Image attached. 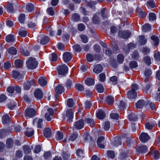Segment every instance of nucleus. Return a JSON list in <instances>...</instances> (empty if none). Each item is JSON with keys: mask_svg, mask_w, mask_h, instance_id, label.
<instances>
[{"mask_svg": "<svg viewBox=\"0 0 160 160\" xmlns=\"http://www.w3.org/2000/svg\"><path fill=\"white\" fill-rule=\"evenodd\" d=\"M73 112L71 109H68L63 115V118L66 119L68 123H70L72 121Z\"/></svg>", "mask_w": 160, "mask_h": 160, "instance_id": "1", "label": "nucleus"}, {"mask_svg": "<svg viewBox=\"0 0 160 160\" xmlns=\"http://www.w3.org/2000/svg\"><path fill=\"white\" fill-rule=\"evenodd\" d=\"M27 66L29 69H35L38 63L35 58L30 57L26 62Z\"/></svg>", "mask_w": 160, "mask_h": 160, "instance_id": "2", "label": "nucleus"}, {"mask_svg": "<svg viewBox=\"0 0 160 160\" xmlns=\"http://www.w3.org/2000/svg\"><path fill=\"white\" fill-rule=\"evenodd\" d=\"M37 113L36 111L32 108H27L25 110V117L28 119L32 118L35 116Z\"/></svg>", "mask_w": 160, "mask_h": 160, "instance_id": "3", "label": "nucleus"}, {"mask_svg": "<svg viewBox=\"0 0 160 160\" xmlns=\"http://www.w3.org/2000/svg\"><path fill=\"white\" fill-rule=\"evenodd\" d=\"M57 70L59 75L64 76L68 71V68L66 64H63L59 65Z\"/></svg>", "mask_w": 160, "mask_h": 160, "instance_id": "4", "label": "nucleus"}, {"mask_svg": "<svg viewBox=\"0 0 160 160\" xmlns=\"http://www.w3.org/2000/svg\"><path fill=\"white\" fill-rule=\"evenodd\" d=\"M118 36L123 38H129L131 35V33L129 30L120 31L118 33Z\"/></svg>", "mask_w": 160, "mask_h": 160, "instance_id": "5", "label": "nucleus"}, {"mask_svg": "<svg viewBox=\"0 0 160 160\" xmlns=\"http://www.w3.org/2000/svg\"><path fill=\"white\" fill-rule=\"evenodd\" d=\"M54 113L53 110L51 108H48L45 115V117L48 121H50L52 118Z\"/></svg>", "mask_w": 160, "mask_h": 160, "instance_id": "6", "label": "nucleus"}, {"mask_svg": "<svg viewBox=\"0 0 160 160\" xmlns=\"http://www.w3.org/2000/svg\"><path fill=\"white\" fill-rule=\"evenodd\" d=\"M18 93H20L21 91V88L18 86H16L15 87L13 86H10L7 88V91L9 93H13L14 91Z\"/></svg>", "mask_w": 160, "mask_h": 160, "instance_id": "7", "label": "nucleus"}, {"mask_svg": "<svg viewBox=\"0 0 160 160\" xmlns=\"http://www.w3.org/2000/svg\"><path fill=\"white\" fill-rule=\"evenodd\" d=\"M150 138V136L147 133L145 132L142 133L139 136L140 140L143 143L147 142Z\"/></svg>", "mask_w": 160, "mask_h": 160, "instance_id": "8", "label": "nucleus"}, {"mask_svg": "<svg viewBox=\"0 0 160 160\" xmlns=\"http://www.w3.org/2000/svg\"><path fill=\"white\" fill-rule=\"evenodd\" d=\"M35 84V81L34 80L28 81L23 85L24 89L25 90H28L31 86H34Z\"/></svg>", "mask_w": 160, "mask_h": 160, "instance_id": "9", "label": "nucleus"}, {"mask_svg": "<svg viewBox=\"0 0 160 160\" xmlns=\"http://www.w3.org/2000/svg\"><path fill=\"white\" fill-rule=\"evenodd\" d=\"M149 101H147L146 103L143 100H139L136 104V106L137 108H141L143 107L144 105H147L148 104Z\"/></svg>", "mask_w": 160, "mask_h": 160, "instance_id": "10", "label": "nucleus"}, {"mask_svg": "<svg viewBox=\"0 0 160 160\" xmlns=\"http://www.w3.org/2000/svg\"><path fill=\"white\" fill-rule=\"evenodd\" d=\"M74 127L78 129H81L84 127V123L83 120L81 119L74 123Z\"/></svg>", "mask_w": 160, "mask_h": 160, "instance_id": "11", "label": "nucleus"}, {"mask_svg": "<svg viewBox=\"0 0 160 160\" xmlns=\"http://www.w3.org/2000/svg\"><path fill=\"white\" fill-rule=\"evenodd\" d=\"M137 94L136 91L130 90L127 93V96L130 99L135 98L137 96Z\"/></svg>", "mask_w": 160, "mask_h": 160, "instance_id": "12", "label": "nucleus"}, {"mask_svg": "<svg viewBox=\"0 0 160 160\" xmlns=\"http://www.w3.org/2000/svg\"><path fill=\"white\" fill-rule=\"evenodd\" d=\"M63 60L65 62H69L71 59L72 56L70 53L66 52L63 55Z\"/></svg>", "mask_w": 160, "mask_h": 160, "instance_id": "13", "label": "nucleus"}, {"mask_svg": "<svg viewBox=\"0 0 160 160\" xmlns=\"http://www.w3.org/2000/svg\"><path fill=\"white\" fill-rule=\"evenodd\" d=\"M43 92L39 89H37L34 92V96L38 99H41L43 97Z\"/></svg>", "mask_w": 160, "mask_h": 160, "instance_id": "14", "label": "nucleus"}, {"mask_svg": "<svg viewBox=\"0 0 160 160\" xmlns=\"http://www.w3.org/2000/svg\"><path fill=\"white\" fill-rule=\"evenodd\" d=\"M152 74V71L151 70L148 69H146L144 72L145 82L148 81Z\"/></svg>", "mask_w": 160, "mask_h": 160, "instance_id": "15", "label": "nucleus"}, {"mask_svg": "<svg viewBox=\"0 0 160 160\" xmlns=\"http://www.w3.org/2000/svg\"><path fill=\"white\" fill-rule=\"evenodd\" d=\"M97 118L100 119H102L106 116L104 112L102 110H98L96 113Z\"/></svg>", "mask_w": 160, "mask_h": 160, "instance_id": "16", "label": "nucleus"}, {"mask_svg": "<svg viewBox=\"0 0 160 160\" xmlns=\"http://www.w3.org/2000/svg\"><path fill=\"white\" fill-rule=\"evenodd\" d=\"M55 92L57 94H61L64 91V87L61 85H59L54 89Z\"/></svg>", "mask_w": 160, "mask_h": 160, "instance_id": "17", "label": "nucleus"}, {"mask_svg": "<svg viewBox=\"0 0 160 160\" xmlns=\"http://www.w3.org/2000/svg\"><path fill=\"white\" fill-rule=\"evenodd\" d=\"M103 68L102 66L100 64H97L94 66L93 69L94 72L96 73H98L102 71Z\"/></svg>", "mask_w": 160, "mask_h": 160, "instance_id": "18", "label": "nucleus"}, {"mask_svg": "<svg viewBox=\"0 0 160 160\" xmlns=\"http://www.w3.org/2000/svg\"><path fill=\"white\" fill-rule=\"evenodd\" d=\"M42 121L43 120L42 119L36 118L33 120V124H37L38 127L40 128H42Z\"/></svg>", "mask_w": 160, "mask_h": 160, "instance_id": "19", "label": "nucleus"}, {"mask_svg": "<svg viewBox=\"0 0 160 160\" xmlns=\"http://www.w3.org/2000/svg\"><path fill=\"white\" fill-rule=\"evenodd\" d=\"M137 150L139 152L144 153L147 151L148 148L146 146H142L138 147Z\"/></svg>", "mask_w": 160, "mask_h": 160, "instance_id": "20", "label": "nucleus"}, {"mask_svg": "<svg viewBox=\"0 0 160 160\" xmlns=\"http://www.w3.org/2000/svg\"><path fill=\"white\" fill-rule=\"evenodd\" d=\"M38 82L40 85L42 86H45L47 84L46 78L43 77H40L38 80Z\"/></svg>", "mask_w": 160, "mask_h": 160, "instance_id": "21", "label": "nucleus"}, {"mask_svg": "<svg viewBox=\"0 0 160 160\" xmlns=\"http://www.w3.org/2000/svg\"><path fill=\"white\" fill-rule=\"evenodd\" d=\"M122 142L121 140V138L119 137H117L112 142V144L115 146H118L119 145H121Z\"/></svg>", "mask_w": 160, "mask_h": 160, "instance_id": "22", "label": "nucleus"}, {"mask_svg": "<svg viewBox=\"0 0 160 160\" xmlns=\"http://www.w3.org/2000/svg\"><path fill=\"white\" fill-rule=\"evenodd\" d=\"M34 130L32 128L27 129L24 132L25 135L28 137L32 136L34 134Z\"/></svg>", "mask_w": 160, "mask_h": 160, "instance_id": "23", "label": "nucleus"}, {"mask_svg": "<svg viewBox=\"0 0 160 160\" xmlns=\"http://www.w3.org/2000/svg\"><path fill=\"white\" fill-rule=\"evenodd\" d=\"M6 40L8 42H12L14 41L15 39L13 35L9 34L6 37Z\"/></svg>", "mask_w": 160, "mask_h": 160, "instance_id": "24", "label": "nucleus"}, {"mask_svg": "<svg viewBox=\"0 0 160 160\" xmlns=\"http://www.w3.org/2000/svg\"><path fill=\"white\" fill-rule=\"evenodd\" d=\"M101 14L102 18H107L109 16V13L106 11L105 8H103L101 10Z\"/></svg>", "mask_w": 160, "mask_h": 160, "instance_id": "25", "label": "nucleus"}, {"mask_svg": "<svg viewBox=\"0 0 160 160\" xmlns=\"http://www.w3.org/2000/svg\"><path fill=\"white\" fill-rule=\"evenodd\" d=\"M151 39L153 41V44L154 46H157L159 43V39L158 37L155 35L151 37Z\"/></svg>", "mask_w": 160, "mask_h": 160, "instance_id": "26", "label": "nucleus"}, {"mask_svg": "<svg viewBox=\"0 0 160 160\" xmlns=\"http://www.w3.org/2000/svg\"><path fill=\"white\" fill-rule=\"evenodd\" d=\"M85 83L88 86L93 85L94 84V80L93 78H88L85 81Z\"/></svg>", "mask_w": 160, "mask_h": 160, "instance_id": "27", "label": "nucleus"}, {"mask_svg": "<svg viewBox=\"0 0 160 160\" xmlns=\"http://www.w3.org/2000/svg\"><path fill=\"white\" fill-rule=\"evenodd\" d=\"M43 134L44 136L46 138L50 137L52 135L50 129L49 128H46L43 131Z\"/></svg>", "mask_w": 160, "mask_h": 160, "instance_id": "28", "label": "nucleus"}, {"mask_svg": "<svg viewBox=\"0 0 160 160\" xmlns=\"http://www.w3.org/2000/svg\"><path fill=\"white\" fill-rule=\"evenodd\" d=\"M12 75L15 79L19 78L21 77V74L18 71L16 70H13L12 72Z\"/></svg>", "mask_w": 160, "mask_h": 160, "instance_id": "29", "label": "nucleus"}, {"mask_svg": "<svg viewBox=\"0 0 160 160\" xmlns=\"http://www.w3.org/2000/svg\"><path fill=\"white\" fill-rule=\"evenodd\" d=\"M10 118L8 115H4L2 118V122L4 124H6L10 121Z\"/></svg>", "mask_w": 160, "mask_h": 160, "instance_id": "30", "label": "nucleus"}, {"mask_svg": "<svg viewBox=\"0 0 160 160\" xmlns=\"http://www.w3.org/2000/svg\"><path fill=\"white\" fill-rule=\"evenodd\" d=\"M15 66L16 68H20L23 65L22 61L19 59H17L14 62Z\"/></svg>", "mask_w": 160, "mask_h": 160, "instance_id": "31", "label": "nucleus"}, {"mask_svg": "<svg viewBox=\"0 0 160 160\" xmlns=\"http://www.w3.org/2000/svg\"><path fill=\"white\" fill-rule=\"evenodd\" d=\"M139 42L141 44V45L145 44L147 42V40L143 35H141L139 37Z\"/></svg>", "mask_w": 160, "mask_h": 160, "instance_id": "32", "label": "nucleus"}, {"mask_svg": "<svg viewBox=\"0 0 160 160\" xmlns=\"http://www.w3.org/2000/svg\"><path fill=\"white\" fill-rule=\"evenodd\" d=\"M72 18L74 21L78 22L80 19V16L78 14L75 13L72 14Z\"/></svg>", "mask_w": 160, "mask_h": 160, "instance_id": "33", "label": "nucleus"}, {"mask_svg": "<svg viewBox=\"0 0 160 160\" xmlns=\"http://www.w3.org/2000/svg\"><path fill=\"white\" fill-rule=\"evenodd\" d=\"M49 41L48 37L47 36L44 37L40 40V43L41 44L44 45L48 43Z\"/></svg>", "mask_w": 160, "mask_h": 160, "instance_id": "34", "label": "nucleus"}, {"mask_svg": "<svg viewBox=\"0 0 160 160\" xmlns=\"http://www.w3.org/2000/svg\"><path fill=\"white\" fill-rule=\"evenodd\" d=\"M151 29V26L148 24H145L142 26V30L144 32L149 31Z\"/></svg>", "mask_w": 160, "mask_h": 160, "instance_id": "35", "label": "nucleus"}, {"mask_svg": "<svg viewBox=\"0 0 160 160\" xmlns=\"http://www.w3.org/2000/svg\"><path fill=\"white\" fill-rule=\"evenodd\" d=\"M23 149L25 154H29L31 152V149L27 145L23 146Z\"/></svg>", "mask_w": 160, "mask_h": 160, "instance_id": "36", "label": "nucleus"}, {"mask_svg": "<svg viewBox=\"0 0 160 160\" xmlns=\"http://www.w3.org/2000/svg\"><path fill=\"white\" fill-rule=\"evenodd\" d=\"M128 118L131 121H135L138 118L137 116L133 113H131L129 115Z\"/></svg>", "mask_w": 160, "mask_h": 160, "instance_id": "37", "label": "nucleus"}, {"mask_svg": "<svg viewBox=\"0 0 160 160\" xmlns=\"http://www.w3.org/2000/svg\"><path fill=\"white\" fill-rule=\"evenodd\" d=\"M155 124L154 122H147L145 124V127L147 129H151L154 127Z\"/></svg>", "mask_w": 160, "mask_h": 160, "instance_id": "38", "label": "nucleus"}, {"mask_svg": "<svg viewBox=\"0 0 160 160\" xmlns=\"http://www.w3.org/2000/svg\"><path fill=\"white\" fill-rule=\"evenodd\" d=\"M97 91L99 93H102L103 92L104 89L102 85L98 84L96 86Z\"/></svg>", "mask_w": 160, "mask_h": 160, "instance_id": "39", "label": "nucleus"}, {"mask_svg": "<svg viewBox=\"0 0 160 160\" xmlns=\"http://www.w3.org/2000/svg\"><path fill=\"white\" fill-rule=\"evenodd\" d=\"M78 133L77 132H75L73 133L68 138L69 141H74L77 138Z\"/></svg>", "mask_w": 160, "mask_h": 160, "instance_id": "40", "label": "nucleus"}, {"mask_svg": "<svg viewBox=\"0 0 160 160\" xmlns=\"http://www.w3.org/2000/svg\"><path fill=\"white\" fill-rule=\"evenodd\" d=\"M9 54L15 55L17 53V51L15 48L11 47L8 50Z\"/></svg>", "mask_w": 160, "mask_h": 160, "instance_id": "41", "label": "nucleus"}, {"mask_svg": "<svg viewBox=\"0 0 160 160\" xmlns=\"http://www.w3.org/2000/svg\"><path fill=\"white\" fill-rule=\"evenodd\" d=\"M13 144V140L11 138L8 139L6 141V145L8 148L12 147Z\"/></svg>", "mask_w": 160, "mask_h": 160, "instance_id": "42", "label": "nucleus"}, {"mask_svg": "<svg viewBox=\"0 0 160 160\" xmlns=\"http://www.w3.org/2000/svg\"><path fill=\"white\" fill-rule=\"evenodd\" d=\"M77 155L79 157L83 158L84 157V151L82 149H78L76 151Z\"/></svg>", "mask_w": 160, "mask_h": 160, "instance_id": "43", "label": "nucleus"}, {"mask_svg": "<svg viewBox=\"0 0 160 160\" xmlns=\"http://www.w3.org/2000/svg\"><path fill=\"white\" fill-rule=\"evenodd\" d=\"M124 59L123 56L121 54H118L117 56V62L120 64L123 62Z\"/></svg>", "mask_w": 160, "mask_h": 160, "instance_id": "44", "label": "nucleus"}, {"mask_svg": "<svg viewBox=\"0 0 160 160\" xmlns=\"http://www.w3.org/2000/svg\"><path fill=\"white\" fill-rule=\"evenodd\" d=\"M130 68L131 69L136 68L138 66L137 62L135 61H132L129 63Z\"/></svg>", "mask_w": 160, "mask_h": 160, "instance_id": "45", "label": "nucleus"}, {"mask_svg": "<svg viewBox=\"0 0 160 160\" xmlns=\"http://www.w3.org/2000/svg\"><path fill=\"white\" fill-rule=\"evenodd\" d=\"M17 101L16 100H15V102L12 101L10 102L8 105V108L11 110L12 109L16 106L17 104Z\"/></svg>", "mask_w": 160, "mask_h": 160, "instance_id": "46", "label": "nucleus"}, {"mask_svg": "<svg viewBox=\"0 0 160 160\" xmlns=\"http://www.w3.org/2000/svg\"><path fill=\"white\" fill-rule=\"evenodd\" d=\"M147 6L149 8H154L155 7V3L152 0H149L147 2Z\"/></svg>", "mask_w": 160, "mask_h": 160, "instance_id": "47", "label": "nucleus"}, {"mask_svg": "<svg viewBox=\"0 0 160 160\" xmlns=\"http://www.w3.org/2000/svg\"><path fill=\"white\" fill-rule=\"evenodd\" d=\"M92 21L94 24H98L100 22L99 18L96 15H95L92 18Z\"/></svg>", "mask_w": 160, "mask_h": 160, "instance_id": "48", "label": "nucleus"}, {"mask_svg": "<svg viewBox=\"0 0 160 160\" xmlns=\"http://www.w3.org/2000/svg\"><path fill=\"white\" fill-rule=\"evenodd\" d=\"M118 78L116 76H113L110 78V81L112 82V83L114 85L117 84Z\"/></svg>", "mask_w": 160, "mask_h": 160, "instance_id": "49", "label": "nucleus"}, {"mask_svg": "<svg viewBox=\"0 0 160 160\" xmlns=\"http://www.w3.org/2000/svg\"><path fill=\"white\" fill-rule=\"evenodd\" d=\"M85 122L89 124L90 126L91 127L94 125L95 124L94 120L90 118H87L86 119Z\"/></svg>", "mask_w": 160, "mask_h": 160, "instance_id": "50", "label": "nucleus"}, {"mask_svg": "<svg viewBox=\"0 0 160 160\" xmlns=\"http://www.w3.org/2000/svg\"><path fill=\"white\" fill-rule=\"evenodd\" d=\"M143 60L148 65H150L151 63V59L148 56H146L144 57L143 58Z\"/></svg>", "mask_w": 160, "mask_h": 160, "instance_id": "51", "label": "nucleus"}, {"mask_svg": "<svg viewBox=\"0 0 160 160\" xmlns=\"http://www.w3.org/2000/svg\"><path fill=\"white\" fill-rule=\"evenodd\" d=\"M63 137L62 133L61 132L58 131L57 133L56 138L57 140H59L62 139Z\"/></svg>", "mask_w": 160, "mask_h": 160, "instance_id": "52", "label": "nucleus"}, {"mask_svg": "<svg viewBox=\"0 0 160 160\" xmlns=\"http://www.w3.org/2000/svg\"><path fill=\"white\" fill-rule=\"evenodd\" d=\"M26 9L29 12H31L34 8L33 5L31 3H28L26 6Z\"/></svg>", "mask_w": 160, "mask_h": 160, "instance_id": "53", "label": "nucleus"}, {"mask_svg": "<svg viewBox=\"0 0 160 160\" xmlns=\"http://www.w3.org/2000/svg\"><path fill=\"white\" fill-rule=\"evenodd\" d=\"M67 105L69 107L71 108L73 107L74 105L73 99L72 98L68 99L67 102Z\"/></svg>", "mask_w": 160, "mask_h": 160, "instance_id": "54", "label": "nucleus"}, {"mask_svg": "<svg viewBox=\"0 0 160 160\" xmlns=\"http://www.w3.org/2000/svg\"><path fill=\"white\" fill-rule=\"evenodd\" d=\"M110 123L109 122L107 121L104 122V129L105 131H108L110 128Z\"/></svg>", "mask_w": 160, "mask_h": 160, "instance_id": "55", "label": "nucleus"}, {"mask_svg": "<svg viewBox=\"0 0 160 160\" xmlns=\"http://www.w3.org/2000/svg\"><path fill=\"white\" fill-rule=\"evenodd\" d=\"M74 50L76 52H80L81 50V46L78 44H76L73 46Z\"/></svg>", "mask_w": 160, "mask_h": 160, "instance_id": "56", "label": "nucleus"}, {"mask_svg": "<svg viewBox=\"0 0 160 160\" xmlns=\"http://www.w3.org/2000/svg\"><path fill=\"white\" fill-rule=\"evenodd\" d=\"M25 15L24 14H21L18 18V20L21 23H23L24 22Z\"/></svg>", "mask_w": 160, "mask_h": 160, "instance_id": "57", "label": "nucleus"}, {"mask_svg": "<svg viewBox=\"0 0 160 160\" xmlns=\"http://www.w3.org/2000/svg\"><path fill=\"white\" fill-rule=\"evenodd\" d=\"M72 85V82L71 80L68 79L66 84V87L67 89H70Z\"/></svg>", "mask_w": 160, "mask_h": 160, "instance_id": "58", "label": "nucleus"}, {"mask_svg": "<svg viewBox=\"0 0 160 160\" xmlns=\"http://www.w3.org/2000/svg\"><path fill=\"white\" fill-rule=\"evenodd\" d=\"M152 154L154 156V159H157L159 158L160 154L158 151H154L153 152H152Z\"/></svg>", "mask_w": 160, "mask_h": 160, "instance_id": "59", "label": "nucleus"}, {"mask_svg": "<svg viewBox=\"0 0 160 160\" xmlns=\"http://www.w3.org/2000/svg\"><path fill=\"white\" fill-rule=\"evenodd\" d=\"M7 9L8 12L10 13L13 12L14 10L12 5L11 3L9 4L7 6Z\"/></svg>", "mask_w": 160, "mask_h": 160, "instance_id": "60", "label": "nucleus"}, {"mask_svg": "<svg viewBox=\"0 0 160 160\" xmlns=\"http://www.w3.org/2000/svg\"><path fill=\"white\" fill-rule=\"evenodd\" d=\"M108 157L113 158L115 157V154L114 151H108L107 152Z\"/></svg>", "mask_w": 160, "mask_h": 160, "instance_id": "61", "label": "nucleus"}, {"mask_svg": "<svg viewBox=\"0 0 160 160\" xmlns=\"http://www.w3.org/2000/svg\"><path fill=\"white\" fill-rule=\"evenodd\" d=\"M20 51L22 54L24 56H27L30 55L29 52L26 50H25L21 48L20 49Z\"/></svg>", "mask_w": 160, "mask_h": 160, "instance_id": "62", "label": "nucleus"}, {"mask_svg": "<svg viewBox=\"0 0 160 160\" xmlns=\"http://www.w3.org/2000/svg\"><path fill=\"white\" fill-rule=\"evenodd\" d=\"M51 153L49 151L45 152L43 155V156L46 159H49L51 158Z\"/></svg>", "mask_w": 160, "mask_h": 160, "instance_id": "63", "label": "nucleus"}, {"mask_svg": "<svg viewBox=\"0 0 160 160\" xmlns=\"http://www.w3.org/2000/svg\"><path fill=\"white\" fill-rule=\"evenodd\" d=\"M154 57L155 60L160 61V52H159L154 53Z\"/></svg>", "mask_w": 160, "mask_h": 160, "instance_id": "64", "label": "nucleus"}]
</instances>
